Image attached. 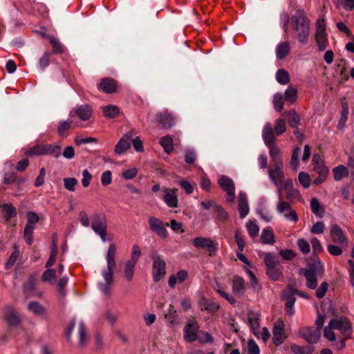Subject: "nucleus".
Masks as SVG:
<instances>
[{
  "mask_svg": "<svg viewBox=\"0 0 354 354\" xmlns=\"http://www.w3.org/2000/svg\"><path fill=\"white\" fill-rule=\"evenodd\" d=\"M293 29L297 41L301 44H306L310 35V19L306 17L304 10H297L291 17Z\"/></svg>",
  "mask_w": 354,
  "mask_h": 354,
  "instance_id": "obj_1",
  "label": "nucleus"
},
{
  "mask_svg": "<svg viewBox=\"0 0 354 354\" xmlns=\"http://www.w3.org/2000/svg\"><path fill=\"white\" fill-rule=\"evenodd\" d=\"M116 246L111 244L106 253L107 270H104L102 276L104 279V283L100 285L101 290L105 295L109 296L111 293V287L114 283L113 272L116 267L115 261Z\"/></svg>",
  "mask_w": 354,
  "mask_h": 354,
  "instance_id": "obj_2",
  "label": "nucleus"
},
{
  "mask_svg": "<svg viewBox=\"0 0 354 354\" xmlns=\"http://www.w3.org/2000/svg\"><path fill=\"white\" fill-rule=\"evenodd\" d=\"M313 258V261L308 263V268H301L299 273L305 276L308 288L314 290L317 286V275L322 274L324 270L319 257Z\"/></svg>",
  "mask_w": 354,
  "mask_h": 354,
  "instance_id": "obj_3",
  "label": "nucleus"
},
{
  "mask_svg": "<svg viewBox=\"0 0 354 354\" xmlns=\"http://www.w3.org/2000/svg\"><path fill=\"white\" fill-rule=\"evenodd\" d=\"M268 147L270 149V156L272 158V161L273 162V168L268 169V175L272 183L274 185H278L276 175L277 176L280 183H282L284 180L283 161L282 159L279 157L281 150L274 145Z\"/></svg>",
  "mask_w": 354,
  "mask_h": 354,
  "instance_id": "obj_4",
  "label": "nucleus"
},
{
  "mask_svg": "<svg viewBox=\"0 0 354 354\" xmlns=\"http://www.w3.org/2000/svg\"><path fill=\"white\" fill-rule=\"evenodd\" d=\"M29 156L53 155L57 158L61 155V147L50 144L38 145L30 148L27 152Z\"/></svg>",
  "mask_w": 354,
  "mask_h": 354,
  "instance_id": "obj_5",
  "label": "nucleus"
},
{
  "mask_svg": "<svg viewBox=\"0 0 354 354\" xmlns=\"http://www.w3.org/2000/svg\"><path fill=\"white\" fill-rule=\"evenodd\" d=\"M91 227L93 231L100 235L103 241H105L107 234V221L106 218L103 214H94L91 217Z\"/></svg>",
  "mask_w": 354,
  "mask_h": 354,
  "instance_id": "obj_6",
  "label": "nucleus"
},
{
  "mask_svg": "<svg viewBox=\"0 0 354 354\" xmlns=\"http://www.w3.org/2000/svg\"><path fill=\"white\" fill-rule=\"evenodd\" d=\"M153 260L152 277L154 282L160 281L166 274V263L156 253L151 256Z\"/></svg>",
  "mask_w": 354,
  "mask_h": 354,
  "instance_id": "obj_7",
  "label": "nucleus"
},
{
  "mask_svg": "<svg viewBox=\"0 0 354 354\" xmlns=\"http://www.w3.org/2000/svg\"><path fill=\"white\" fill-rule=\"evenodd\" d=\"M330 326L333 327V329L339 330L346 337H348L352 332L351 322L344 316L330 319Z\"/></svg>",
  "mask_w": 354,
  "mask_h": 354,
  "instance_id": "obj_8",
  "label": "nucleus"
},
{
  "mask_svg": "<svg viewBox=\"0 0 354 354\" xmlns=\"http://www.w3.org/2000/svg\"><path fill=\"white\" fill-rule=\"evenodd\" d=\"M298 335L305 339L308 344H314L319 341L321 337V332L319 329H315L312 326H307L300 328Z\"/></svg>",
  "mask_w": 354,
  "mask_h": 354,
  "instance_id": "obj_9",
  "label": "nucleus"
},
{
  "mask_svg": "<svg viewBox=\"0 0 354 354\" xmlns=\"http://www.w3.org/2000/svg\"><path fill=\"white\" fill-rule=\"evenodd\" d=\"M3 319L10 327H17L21 324L19 313L11 305L5 307Z\"/></svg>",
  "mask_w": 354,
  "mask_h": 354,
  "instance_id": "obj_10",
  "label": "nucleus"
},
{
  "mask_svg": "<svg viewBox=\"0 0 354 354\" xmlns=\"http://www.w3.org/2000/svg\"><path fill=\"white\" fill-rule=\"evenodd\" d=\"M199 326L197 322L194 319L188 320L184 328V339L187 342H193L198 338Z\"/></svg>",
  "mask_w": 354,
  "mask_h": 354,
  "instance_id": "obj_11",
  "label": "nucleus"
},
{
  "mask_svg": "<svg viewBox=\"0 0 354 354\" xmlns=\"http://www.w3.org/2000/svg\"><path fill=\"white\" fill-rule=\"evenodd\" d=\"M193 245L198 248H206L210 257L214 256L217 250L216 244L208 238L196 237L193 240Z\"/></svg>",
  "mask_w": 354,
  "mask_h": 354,
  "instance_id": "obj_12",
  "label": "nucleus"
},
{
  "mask_svg": "<svg viewBox=\"0 0 354 354\" xmlns=\"http://www.w3.org/2000/svg\"><path fill=\"white\" fill-rule=\"evenodd\" d=\"M149 225L150 230L157 234L162 239H166L168 236L167 230L164 225V223L162 220L151 216L149 218Z\"/></svg>",
  "mask_w": 354,
  "mask_h": 354,
  "instance_id": "obj_13",
  "label": "nucleus"
},
{
  "mask_svg": "<svg viewBox=\"0 0 354 354\" xmlns=\"http://www.w3.org/2000/svg\"><path fill=\"white\" fill-rule=\"evenodd\" d=\"M286 337L283 322L279 319L274 325L272 342L275 346H278L284 342Z\"/></svg>",
  "mask_w": 354,
  "mask_h": 354,
  "instance_id": "obj_14",
  "label": "nucleus"
},
{
  "mask_svg": "<svg viewBox=\"0 0 354 354\" xmlns=\"http://www.w3.org/2000/svg\"><path fill=\"white\" fill-rule=\"evenodd\" d=\"M133 136V131H130L123 135L122 138L119 140L117 145L115 147L114 151L116 154H122L128 149L130 148L131 140Z\"/></svg>",
  "mask_w": 354,
  "mask_h": 354,
  "instance_id": "obj_15",
  "label": "nucleus"
},
{
  "mask_svg": "<svg viewBox=\"0 0 354 354\" xmlns=\"http://www.w3.org/2000/svg\"><path fill=\"white\" fill-rule=\"evenodd\" d=\"M330 235L333 242L335 243L346 245L348 243V239L342 229L337 224L331 225Z\"/></svg>",
  "mask_w": 354,
  "mask_h": 354,
  "instance_id": "obj_16",
  "label": "nucleus"
},
{
  "mask_svg": "<svg viewBox=\"0 0 354 354\" xmlns=\"http://www.w3.org/2000/svg\"><path fill=\"white\" fill-rule=\"evenodd\" d=\"M156 120L158 124L162 129H169L174 125V118L167 112L158 113L156 115Z\"/></svg>",
  "mask_w": 354,
  "mask_h": 354,
  "instance_id": "obj_17",
  "label": "nucleus"
},
{
  "mask_svg": "<svg viewBox=\"0 0 354 354\" xmlns=\"http://www.w3.org/2000/svg\"><path fill=\"white\" fill-rule=\"evenodd\" d=\"M97 87L106 93H113L117 91L118 84L112 78L104 77L101 80V82L98 84Z\"/></svg>",
  "mask_w": 354,
  "mask_h": 354,
  "instance_id": "obj_18",
  "label": "nucleus"
},
{
  "mask_svg": "<svg viewBox=\"0 0 354 354\" xmlns=\"http://www.w3.org/2000/svg\"><path fill=\"white\" fill-rule=\"evenodd\" d=\"M198 305L201 310H207L211 313H216L220 308L219 304L212 300H209L205 297H201L198 301Z\"/></svg>",
  "mask_w": 354,
  "mask_h": 354,
  "instance_id": "obj_19",
  "label": "nucleus"
},
{
  "mask_svg": "<svg viewBox=\"0 0 354 354\" xmlns=\"http://www.w3.org/2000/svg\"><path fill=\"white\" fill-rule=\"evenodd\" d=\"M239 212L241 218H245L249 212L247 196L245 193L241 192L238 198Z\"/></svg>",
  "mask_w": 354,
  "mask_h": 354,
  "instance_id": "obj_20",
  "label": "nucleus"
},
{
  "mask_svg": "<svg viewBox=\"0 0 354 354\" xmlns=\"http://www.w3.org/2000/svg\"><path fill=\"white\" fill-rule=\"evenodd\" d=\"M177 189H167L163 197L164 201L169 207H178V198L176 196Z\"/></svg>",
  "mask_w": 354,
  "mask_h": 354,
  "instance_id": "obj_21",
  "label": "nucleus"
},
{
  "mask_svg": "<svg viewBox=\"0 0 354 354\" xmlns=\"http://www.w3.org/2000/svg\"><path fill=\"white\" fill-rule=\"evenodd\" d=\"M75 113L80 120L86 121L90 119L92 116L93 109L89 104H84L79 106L77 108Z\"/></svg>",
  "mask_w": 354,
  "mask_h": 354,
  "instance_id": "obj_22",
  "label": "nucleus"
},
{
  "mask_svg": "<svg viewBox=\"0 0 354 354\" xmlns=\"http://www.w3.org/2000/svg\"><path fill=\"white\" fill-rule=\"evenodd\" d=\"M283 115L287 118L288 124L292 128L297 129V127L300 124L301 118L295 110L292 109L288 111H285L283 112Z\"/></svg>",
  "mask_w": 354,
  "mask_h": 354,
  "instance_id": "obj_23",
  "label": "nucleus"
},
{
  "mask_svg": "<svg viewBox=\"0 0 354 354\" xmlns=\"http://www.w3.org/2000/svg\"><path fill=\"white\" fill-rule=\"evenodd\" d=\"M263 138L267 147L274 145L275 136L272 128L269 125H266L263 129Z\"/></svg>",
  "mask_w": 354,
  "mask_h": 354,
  "instance_id": "obj_24",
  "label": "nucleus"
},
{
  "mask_svg": "<svg viewBox=\"0 0 354 354\" xmlns=\"http://www.w3.org/2000/svg\"><path fill=\"white\" fill-rule=\"evenodd\" d=\"M315 39L319 50H325L329 44L327 33H315Z\"/></svg>",
  "mask_w": 354,
  "mask_h": 354,
  "instance_id": "obj_25",
  "label": "nucleus"
},
{
  "mask_svg": "<svg viewBox=\"0 0 354 354\" xmlns=\"http://www.w3.org/2000/svg\"><path fill=\"white\" fill-rule=\"evenodd\" d=\"M245 290V281L244 279L239 277L235 276L232 280V290L233 292L236 295H239L243 293Z\"/></svg>",
  "mask_w": 354,
  "mask_h": 354,
  "instance_id": "obj_26",
  "label": "nucleus"
},
{
  "mask_svg": "<svg viewBox=\"0 0 354 354\" xmlns=\"http://www.w3.org/2000/svg\"><path fill=\"white\" fill-rule=\"evenodd\" d=\"M290 49V44L288 41L279 44L276 50L277 57L279 59H283L289 54Z\"/></svg>",
  "mask_w": 354,
  "mask_h": 354,
  "instance_id": "obj_27",
  "label": "nucleus"
},
{
  "mask_svg": "<svg viewBox=\"0 0 354 354\" xmlns=\"http://www.w3.org/2000/svg\"><path fill=\"white\" fill-rule=\"evenodd\" d=\"M218 184L225 192L235 189L233 181L226 176H221L218 180Z\"/></svg>",
  "mask_w": 354,
  "mask_h": 354,
  "instance_id": "obj_28",
  "label": "nucleus"
},
{
  "mask_svg": "<svg viewBox=\"0 0 354 354\" xmlns=\"http://www.w3.org/2000/svg\"><path fill=\"white\" fill-rule=\"evenodd\" d=\"M29 311L35 315H44L46 313L45 308L38 301H31L28 305Z\"/></svg>",
  "mask_w": 354,
  "mask_h": 354,
  "instance_id": "obj_29",
  "label": "nucleus"
},
{
  "mask_svg": "<svg viewBox=\"0 0 354 354\" xmlns=\"http://www.w3.org/2000/svg\"><path fill=\"white\" fill-rule=\"evenodd\" d=\"M248 319L252 330H253L254 333L257 335L256 331H257L259 328V315L253 311H250L248 315Z\"/></svg>",
  "mask_w": 354,
  "mask_h": 354,
  "instance_id": "obj_30",
  "label": "nucleus"
},
{
  "mask_svg": "<svg viewBox=\"0 0 354 354\" xmlns=\"http://www.w3.org/2000/svg\"><path fill=\"white\" fill-rule=\"evenodd\" d=\"M104 115L107 118H115L119 114V108L115 105H107L102 108Z\"/></svg>",
  "mask_w": 354,
  "mask_h": 354,
  "instance_id": "obj_31",
  "label": "nucleus"
},
{
  "mask_svg": "<svg viewBox=\"0 0 354 354\" xmlns=\"http://www.w3.org/2000/svg\"><path fill=\"white\" fill-rule=\"evenodd\" d=\"M334 179L337 181L341 180L348 176V170L344 165H339L333 169Z\"/></svg>",
  "mask_w": 354,
  "mask_h": 354,
  "instance_id": "obj_32",
  "label": "nucleus"
},
{
  "mask_svg": "<svg viewBox=\"0 0 354 354\" xmlns=\"http://www.w3.org/2000/svg\"><path fill=\"white\" fill-rule=\"evenodd\" d=\"M261 240L263 244H274L275 242L274 236L270 228H266L262 231Z\"/></svg>",
  "mask_w": 354,
  "mask_h": 354,
  "instance_id": "obj_33",
  "label": "nucleus"
},
{
  "mask_svg": "<svg viewBox=\"0 0 354 354\" xmlns=\"http://www.w3.org/2000/svg\"><path fill=\"white\" fill-rule=\"evenodd\" d=\"M160 144L167 153H170L174 150V144L171 137L166 136L160 139Z\"/></svg>",
  "mask_w": 354,
  "mask_h": 354,
  "instance_id": "obj_34",
  "label": "nucleus"
},
{
  "mask_svg": "<svg viewBox=\"0 0 354 354\" xmlns=\"http://www.w3.org/2000/svg\"><path fill=\"white\" fill-rule=\"evenodd\" d=\"M3 211L5 213L4 218L7 222L9 221L11 218L17 216V209L15 207L10 203H5L3 205Z\"/></svg>",
  "mask_w": 354,
  "mask_h": 354,
  "instance_id": "obj_35",
  "label": "nucleus"
},
{
  "mask_svg": "<svg viewBox=\"0 0 354 354\" xmlns=\"http://www.w3.org/2000/svg\"><path fill=\"white\" fill-rule=\"evenodd\" d=\"M310 208L313 214L319 217H322L324 209L321 206L317 198H313L310 200Z\"/></svg>",
  "mask_w": 354,
  "mask_h": 354,
  "instance_id": "obj_36",
  "label": "nucleus"
},
{
  "mask_svg": "<svg viewBox=\"0 0 354 354\" xmlns=\"http://www.w3.org/2000/svg\"><path fill=\"white\" fill-rule=\"evenodd\" d=\"M295 295H301V292H300L298 290L295 289L292 287H288L283 291V299L285 301H295L296 299L294 297Z\"/></svg>",
  "mask_w": 354,
  "mask_h": 354,
  "instance_id": "obj_37",
  "label": "nucleus"
},
{
  "mask_svg": "<svg viewBox=\"0 0 354 354\" xmlns=\"http://www.w3.org/2000/svg\"><path fill=\"white\" fill-rule=\"evenodd\" d=\"M165 317L171 325L174 326L178 324V315L173 305H170L168 311L165 313Z\"/></svg>",
  "mask_w": 354,
  "mask_h": 354,
  "instance_id": "obj_38",
  "label": "nucleus"
},
{
  "mask_svg": "<svg viewBox=\"0 0 354 354\" xmlns=\"http://www.w3.org/2000/svg\"><path fill=\"white\" fill-rule=\"evenodd\" d=\"M264 262L267 268L277 266L279 264L278 257L272 253L266 254Z\"/></svg>",
  "mask_w": 354,
  "mask_h": 354,
  "instance_id": "obj_39",
  "label": "nucleus"
},
{
  "mask_svg": "<svg viewBox=\"0 0 354 354\" xmlns=\"http://www.w3.org/2000/svg\"><path fill=\"white\" fill-rule=\"evenodd\" d=\"M285 100L290 102L294 103L297 98V91L292 86H288L284 93Z\"/></svg>",
  "mask_w": 354,
  "mask_h": 354,
  "instance_id": "obj_40",
  "label": "nucleus"
},
{
  "mask_svg": "<svg viewBox=\"0 0 354 354\" xmlns=\"http://www.w3.org/2000/svg\"><path fill=\"white\" fill-rule=\"evenodd\" d=\"M34 230H35L34 225H26L25 228H24V238L25 241H26V243H28V245H31L33 242L32 236H33Z\"/></svg>",
  "mask_w": 354,
  "mask_h": 354,
  "instance_id": "obj_41",
  "label": "nucleus"
},
{
  "mask_svg": "<svg viewBox=\"0 0 354 354\" xmlns=\"http://www.w3.org/2000/svg\"><path fill=\"white\" fill-rule=\"evenodd\" d=\"M276 78L277 82L281 84H286L290 81L289 73L285 69H279L277 72Z\"/></svg>",
  "mask_w": 354,
  "mask_h": 354,
  "instance_id": "obj_42",
  "label": "nucleus"
},
{
  "mask_svg": "<svg viewBox=\"0 0 354 354\" xmlns=\"http://www.w3.org/2000/svg\"><path fill=\"white\" fill-rule=\"evenodd\" d=\"M342 110L341 113V118L339 120L338 123V128L342 129L347 120L348 115V104L347 102H344L342 104Z\"/></svg>",
  "mask_w": 354,
  "mask_h": 354,
  "instance_id": "obj_43",
  "label": "nucleus"
},
{
  "mask_svg": "<svg viewBox=\"0 0 354 354\" xmlns=\"http://www.w3.org/2000/svg\"><path fill=\"white\" fill-rule=\"evenodd\" d=\"M136 263L131 261H127L124 268V277L128 281H131L133 277L134 268Z\"/></svg>",
  "mask_w": 354,
  "mask_h": 354,
  "instance_id": "obj_44",
  "label": "nucleus"
},
{
  "mask_svg": "<svg viewBox=\"0 0 354 354\" xmlns=\"http://www.w3.org/2000/svg\"><path fill=\"white\" fill-rule=\"evenodd\" d=\"M266 273L274 281L279 280L282 275L281 270L277 266L267 268Z\"/></svg>",
  "mask_w": 354,
  "mask_h": 354,
  "instance_id": "obj_45",
  "label": "nucleus"
},
{
  "mask_svg": "<svg viewBox=\"0 0 354 354\" xmlns=\"http://www.w3.org/2000/svg\"><path fill=\"white\" fill-rule=\"evenodd\" d=\"M214 212L216 214V218L220 221L224 222L228 218L227 213L221 205H215Z\"/></svg>",
  "mask_w": 354,
  "mask_h": 354,
  "instance_id": "obj_46",
  "label": "nucleus"
},
{
  "mask_svg": "<svg viewBox=\"0 0 354 354\" xmlns=\"http://www.w3.org/2000/svg\"><path fill=\"white\" fill-rule=\"evenodd\" d=\"M273 105L276 111L280 112L283 109V98L282 94L277 93L273 96Z\"/></svg>",
  "mask_w": 354,
  "mask_h": 354,
  "instance_id": "obj_47",
  "label": "nucleus"
},
{
  "mask_svg": "<svg viewBox=\"0 0 354 354\" xmlns=\"http://www.w3.org/2000/svg\"><path fill=\"white\" fill-rule=\"evenodd\" d=\"M246 227L251 237L254 238L259 235V227L254 221L250 220L247 223Z\"/></svg>",
  "mask_w": 354,
  "mask_h": 354,
  "instance_id": "obj_48",
  "label": "nucleus"
},
{
  "mask_svg": "<svg viewBox=\"0 0 354 354\" xmlns=\"http://www.w3.org/2000/svg\"><path fill=\"white\" fill-rule=\"evenodd\" d=\"M50 43L53 48V53L61 54L63 53V46L62 44L55 37L50 38Z\"/></svg>",
  "mask_w": 354,
  "mask_h": 354,
  "instance_id": "obj_49",
  "label": "nucleus"
},
{
  "mask_svg": "<svg viewBox=\"0 0 354 354\" xmlns=\"http://www.w3.org/2000/svg\"><path fill=\"white\" fill-rule=\"evenodd\" d=\"M55 277L56 270L53 268H48L43 272L41 275V280L43 281L50 282Z\"/></svg>",
  "mask_w": 354,
  "mask_h": 354,
  "instance_id": "obj_50",
  "label": "nucleus"
},
{
  "mask_svg": "<svg viewBox=\"0 0 354 354\" xmlns=\"http://www.w3.org/2000/svg\"><path fill=\"white\" fill-rule=\"evenodd\" d=\"M274 130L277 136L281 135L286 131V126L284 119L279 118L276 120Z\"/></svg>",
  "mask_w": 354,
  "mask_h": 354,
  "instance_id": "obj_51",
  "label": "nucleus"
},
{
  "mask_svg": "<svg viewBox=\"0 0 354 354\" xmlns=\"http://www.w3.org/2000/svg\"><path fill=\"white\" fill-rule=\"evenodd\" d=\"M72 121H61L59 122V125L57 127V133L59 136H62L64 135V133L70 129L71 127Z\"/></svg>",
  "mask_w": 354,
  "mask_h": 354,
  "instance_id": "obj_52",
  "label": "nucleus"
},
{
  "mask_svg": "<svg viewBox=\"0 0 354 354\" xmlns=\"http://www.w3.org/2000/svg\"><path fill=\"white\" fill-rule=\"evenodd\" d=\"M64 188L68 191L73 192L75 187L77 184V180L75 178H64Z\"/></svg>",
  "mask_w": 354,
  "mask_h": 354,
  "instance_id": "obj_53",
  "label": "nucleus"
},
{
  "mask_svg": "<svg viewBox=\"0 0 354 354\" xmlns=\"http://www.w3.org/2000/svg\"><path fill=\"white\" fill-rule=\"evenodd\" d=\"M310 243L313 247V257H317V254L323 250V248L320 241L316 237L313 238Z\"/></svg>",
  "mask_w": 354,
  "mask_h": 354,
  "instance_id": "obj_54",
  "label": "nucleus"
},
{
  "mask_svg": "<svg viewBox=\"0 0 354 354\" xmlns=\"http://www.w3.org/2000/svg\"><path fill=\"white\" fill-rule=\"evenodd\" d=\"M68 282V279L66 277H63L59 279V282L57 285V288L59 293L61 294L62 297H65L66 295V292L65 290L66 286Z\"/></svg>",
  "mask_w": 354,
  "mask_h": 354,
  "instance_id": "obj_55",
  "label": "nucleus"
},
{
  "mask_svg": "<svg viewBox=\"0 0 354 354\" xmlns=\"http://www.w3.org/2000/svg\"><path fill=\"white\" fill-rule=\"evenodd\" d=\"M313 169L319 176H328L329 172L328 168L324 165V163L314 165Z\"/></svg>",
  "mask_w": 354,
  "mask_h": 354,
  "instance_id": "obj_56",
  "label": "nucleus"
},
{
  "mask_svg": "<svg viewBox=\"0 0 354 354\" xmlns=\"http://www.w3.org/2000/svg\"><path fill=\"white\" fill-rule=\"evenodd\" d=\"M79 335H80V345L84 347L86 345V328L83 322L79 325Z\"/></svg>",
  "mask_w": 354,
  "mask_h": 354,
  "instance_id": "obj_57",
  "label": "nucleus"
},
{
  "mask_svg": "<svg viewBox=\"0 0 354 354\" xmlns=\"http://www.w3.org/2000/svg\"><path fill=\"white\" fill-rule=\"evenodd\" d=\"M301 149L299 147H296L292 152L291 160H290V165L293 170H296L297 169L298 165V156L299 155V152Z\"/></svg>",
  "mask_w": 354,
  "mask_h": 354,
  "instance_id": "obj_58",
  "label": "nucleus"
},
{
  "mask_svg": "<svg viewBox=\"0 0 354 354\" xmlns=\"http://www.w3.org/2000/svg\"><path fill=\"white\" fill-rule=\"evenodd\" d=\"M299 183L303 185L304 188L310 187V177L309 175L304 171H301L298 176Z\"/></svg>",
  "mask_w": 354,
  "mask_h": 354,
  "instance_id": "obj_59",
  "label": "nucleus"
},
{
  "mask_svg": "<svg viewBox=\"0 0 354 354\" xmlns=\"http://www.w3.org/2000/svg\"><path fill=\"white\" fill-rule=\"evenodd\" d=\"M297 245L303 254H307L310 252V245L304 239H299L297 241Z\"/></svg>",
  "mask_w": 354,
  "mask_h": 354,
  "instance_id": "obj_60",
  "label": "nucleus"
},
{
  "mask_svg": "<svg viewBox=\"0 0 354 354\" xmlns=\"http://www.w3.org/2000/svg\"><path fill=\"white\" fill-rule=\"evenodd\" d=\"M57 254V248L54 245L53 248H51L50 254L48 260L46 263L45 267L50 268L55 262Z\"/></svg>",
  "mask_w": 354,
  "mask_h": 354,
  "instance_id": "obj_61",
  "label": "nucleus"
},
{
  "mask_svg": "<svg viewBox=\"0 0 354 354\" xmlns=\"http://www.w3.org/2000/svg\"><path fill=\"white\" fill-rule=\"evenodd\" d=\"M36 286V279L33 276H30L24 283V288L27 291L32 292Z\"/></svg>",
  "mask_w": 354,
  "mask_h": 354,
  "instance_id": "obj_62",
  "label": "nucleus"
},
{
  "mask_svg": "<svg viewBox=\"0 0 354 354\" xmlns=\"http://www.w3.org/2000/svg\"><path fill=\"white\" fill-rule=\"evenodd\" d=\"M328 283L324 281L321 283L320 286L316 290V296L321 299L324 297L328 290Z\"/></svg>",
  "mask_w": 354,
  "mask_h": 354,
  "instance_id": "obj_63",
  "label": "nucleus"
},
{
  "mask_svg": "<svg viewBox=\"0 0 354 354\" xmlns=\"http://www.w3.org/2000/svg\"><path fill=\"white\" fill-rule=\"evenodd\" d=\"M290 348L292 351L295 354H311L313 352V350L310 348H308V351H306L304 347L297 344L291 345Z\"/></svg>",
  "mask_w": 354,
  "mask_h": 354,
  "instance_id": "obj_64",
  "label": "nucleus"
}]
</instances>
